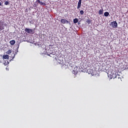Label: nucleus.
I'll return each instance as SVG.
<instances>
[{"instance_id":"14","label":"nucleus","mask_w":128,"mask_h":128,"mask_svg":"<svg viewBox=\"0 0 128 128\" xmlns=\"http://www.w3.org/2000/svg\"><path fill=\"white\" fill-rule=\"evenodd\" d=\"M116 78H118V80L120 78V74H118V72H116Z\"/></svg>"},{"instance_id":"15","label":"nucleus","mask_w":128,"mask_h":128,"mask_svg":"<svg viewBox=\"0 0 128 128\" xmlns=\"http://www.w3.org/2000/svg\"><path fill=\"white\" fill-rule=\"evenodd\" d=\"M4 4L5 6H8V4H10V2H8V1H5Z\"/></svg>"},{"instance_id":"1","label":"nucleus","mask_w":128,"mask_h":128,"mask_svg":"<svg viewBox=\"0 0 128 128\" xmlns=\"http://www.w3.org/2000/svg\"><path fill=\"white\" fill-rule=\"evenodd\" d=\"M24 32H27V34H34V30H32V29H30L28 28H26L24 29Z\"/></svg>"},{"instance_id":"16","label":"nucleus","mask_w":128,"mask_h":128,"mask_svg":"<svg viewBox=\"0 0 128 128\" xmlns=\"http://www.w3.org/2000/svg\"><path fill=\"white\" fill-rule=\"evenodd\" d=\"M12 52V50H8L7 52H6V54H10V53Z\"/></svg>"},{"instance_id":"13","label":"nucleus","mask_w":128,"mask_h":128,"mask_svg":"<svg viewBox=\"0 0 128 128\" xmlns=\"http://www.w3.org/2000/svg\"><path fill=\"white\" fill-rule=\"evenodd\" d=\"M104 16H110V13L108 12H105L104 13Z\"/></svg>"},{"instance_id":"22","label":"nucleus","mask_w":128,"mask_h":128,"mask_svg":"<svg viewBox=\"0 0 128 128\" xmlns=\"http://www.w3.org/2000/svg\"><path fill=\"white\" fill-rule=\"evenodd\" d=\"M14 54V56L15 54Z\"/></svg>"},{"instance_id":"5","label":"nucleus","mask_w":128,"mask_h":128,"mask_svg":"<svg viewBox=\"0 0 128 128\" xmlns=\"http://www.w3.org/2000/svg\"><path fill=\"white\" fill-rule=\"evenodd\" d=\"M36 2H38V4H40V6H46V3L42 2L40 1V0H37Z\"/></svg>"},{"instance_id":"8","label":"nucleus","mask_w":128,"mask_h":128,"mask_svg":"<svg viewBox=\"0 0 128 128\" xmlns=\"http://www.w3.org/2000/svg\"><path fill=\"white\" fill-rule=\"evenodd\" d=\"M112 78H116V72H115V73L113 72L112 74Z\"/></svg>"},{"instance_id":"23","label":"nucleus","mask_w":128,"mask_h":128,"mask_svg":"<svg viewBox=\"0 0 128 128\" xmlns=\"http://www.w3.org/2000/svg\"><path fill=\"white\" fill-rule=\"evenodd\" d=\"M12 58H14V57Z\"/></svg>"},{"instance_id":"6","label":"nucleus","mask_w":128,"mask_h":128,"mask_svg":"<svg viewBox=\"0 0 128 128\" xmlns=\"http://www.w3.org/2000/svg\"><path fill=\"white\" fill-rule=\"evenodd\" d=\"M4 24L2 23L1 21L0 22V30H2L4 29Z\"/></svg>"},{"instance_id":"2","label":"nucleus","mask_w":128,"mask_h":128,"mask_svg":"<svg viewBox=\"0 0 128 128\" xmlns=\"http://www.w3.org/2000/svg\"><path fill=\"white\" fill-rule=\"evenodd\" d=\"M112 28H118V22H116V21L112 22Z\"/></svg>"},{"instance_id":"20","label":"nucleus","mask_w":128,"mask_h":128,"mask_svg":"<svg viewBox=\"0 0 128 128\" xmlns=\"http://www.w3.org/2000/svg\"><path fill=\"white\" fill-rule=\"evenodd\" d=\"M0 6H2V2H0Z\"/></svg>"},{"instance_id":"10","label":"nucleus","mask_w":128,"mask_h":128,"mask_svg":"<svg viewBox=\"0 0 128 128\" xmlns=\"http://www.w3.org/2000/svg\"><path fill=\"white\" fill-rule=\"evenodd\" d=\"M98 14L100 15L102 14H104V9H100L99 10Z\"/></svg>"},{"instance_id":"12","label":"nucleus","mask_w":128,"mask_h":128,"mask_svg":"<svg viewBox=\"0 0 128 128\" xmlns=\"http://www.w3.org/2000/svg\"><path fill=\"white\" fill-rule=\"evenodd\" d=\"M3 58H4V60H8V54L4 55Z\"/></svg>"},{"instance_id":"18","label":"nucleus","mask_w":128,"mask_h":128,"mask_svg":"<svg viewBox=\"0 0 128 128\" xmlns=\"http://www.w3.org/2000/svg\"><path fill=\"white\" fill-rule=\"evenodd\" d=\"M50 54L54 56V54H56V52H50Z\"/></svg>"},{"instance_id":"21","label":"nucleus","mask_w":128,"mask_h":128,"mask_svg":"<svg viewBox=\"0 0 128 128\" xmlns=\"http://www.w3.org/2000/svg\"><path fill=\"white\" fill-rule=\"evenodd\" d=\"M78 24H80V22H78Z\"/></svg>"},{"instance_id":"3","label":"nucleus","mask_w":128,"mask_h":128,"mask_svg":"<svg viewBox=\"0 0 128 128\" xmlns=\"http://www.w3.org/2000/svg\"><path fill=\"white\" fill-rule=\"evenodd\" d=\"M60 22H62V24H65L69 23L68 21L66 19H62L60 20Z\"/></svg>"},{"instance_id":"17","label":"nucleus","mask_w":128,"mask_h":128,"mask_svg":"<svg viewBox=\"0 0 128 128\" xmlns=\"http://www.w3.org/2000/svg\"><path fill=\"white\" fill-rule=\"evenodd\" d=\"M84 14V10H81L80 11V14L82 16V15Z\"/></svg>"},{"instance_id":"4","label":"nucleus","mask_w":128,"mask_h":128,"mask_svg":"<svg viewBox=\"0 0 128 128\" xmlns=\"http://www.w3.org/2000/svg\"><path fill=\"white\" fill-rule=\"evenodd\" d=\"M82 0H79L78 4V6H77V8L78 10H80V6H82Z\"/></svg>"},{"instance_id":"9","label":"nucleus","mask_w":128,"mask_h":128,"mask_svg":"<svg viewBox=\"0 0 128 128\" xmlns=\"http://www.w3.org/2000/svg\"><path fill=\"white\" fill-rule=\"evenodd\" d=\"M10 44H11V46H14V44H16V40H12L10 42Z\"/></svg>"},{"instance_id":"11","label":"nucleus","mask_w":128,"mask_h":128,"mask_svg":"<svg viewBox=\"0 0 128 128\" xmlns=\"http://www.w3.org/2000/svg\"><path fill=\"white\" fill-rule=\"evenodd\" d=\"M73 22L74 24H78V18H76L74 19Z\"/></svg>"},{"instance_id":"24","label":"nucleus","mask_w":128,"mask_h":128,"mask_svg":"<svg viewBox=\"0 0 128 128\" xmlns=\"http://www.w3.org/2000/svg\"><path fill=\"white\" fill-rule=\"evenodd\" d=\"M76 68H78V66H76Z\"/></svg>"},{"instance_id":"7","label":"nucleus","mask_w":128,"mask_h":128,"mask_svg":"<svg viewBox=\"0 0 128 128\" xmlns=\"http://www.w3.org/2000/svg\"><path fill=\"white\" fill-rule=\"evenodd\" d=\"M86 22H87L88 24H90L92 23V20H90V19L88 18L86 20Z\"/></svg>"},{"instance_id":"19","label":"nucleus","mask_w":128,"mask_h":128,"mask_svg":"<svg viewBox=\"0 0 128 128\" xmlns=\"http://www.w3.org/2000/svg\"><path fill=\"white\" fill-rule=\"evenodd\" d=\"M29 22H30V24H34V22H32V21L29 20Z\"/></svg>"}]
</instances>
